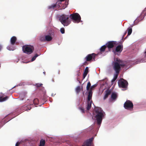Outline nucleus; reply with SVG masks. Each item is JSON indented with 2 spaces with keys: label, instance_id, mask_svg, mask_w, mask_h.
<instances>
[{
  "label": "nucleus",
  "instance_id": "nucleus-14",
  "mask_svg": "<svg viewBox=\"0 0 146 146\" xmlns=\"http://www.w3.org/2000/svg\"><path fill=\"white\" fill-rule=\"evenodd\" d=\"M117 98V94L115 92L112 93L111 96V99L112 101L115 100Z\"/></svg>",
  "mask_w": 146,
  "mask_h": 146
},
{
  "label": "nucleus",
  "instance_id": "nucleus-19",
  "mask_svg": "<svg viewBox=\"0 0 146 146\" xmlns=\"http://www.w3.org/2000/svg\"><path fill=\"white\" fill-rule=\"evenodd\" d=\"M92 101H88V104L87 107V109L88 110H89L91 107L92 103Z\"/></svg>",
  "mask_w": 146,
  "mask_h": 146
},
{
  "label": "nucleus",
  "instance_id": "nucleus-16",
  "mask_svg": "<svg viewBox=\"0 0 146 146\" xmlns=\"http://www.w3.org/2000/svg\"><path fill=\"white\" fill-rule=\"evenodd\" d=\"M17 40V38L15 36L12 37L11 38V44L14 45Z\"/></svg>",
  "mask_w": 146,
  "mask_h": 146
},
{
  "label": "nucleus",
  "instance_id": "nucleus-18",
  "mask_svg": "<svg viewBox=\"0 0 146 146\" xmlns=\"http://www.w3.org/2000/svg\"><path fill=\"white\" fill-rule=\"evenodd\" d=\"M52 39V37L50 35H47L45 36V41H50Z\"/></svg>",
  "mask_w": 146,
  "mask_h": 146
},
{
  "label": "nucleus",
  "instance_id": "nucleus-3",
  "mask_svg": "<svg viewBox=\"0 0 146 146\" xmlns=\"http://www.w3.org/2000/svg\"><path fill=\"white\" fill-rule=\"evenodd\" d=\"M70 16L64 14L61 15L59 18V21L64 26H67L71 22V20L69 19Z\"/></svg>",
  "mask_w": 146,
  "mask_h": 146
},
{
  "label": "nucleus",
  "instance_id": "nucleus-7",
  "mask_svg": "<svg viewBox=\"0 0 146 146\" xmlns=\"http://www.w3.org/2000/svg\"><path fill=\"white\" fill-rule=\"evenodd\" d=\"M118 43L116 41H109L107 42L106 45L109 50L110 49L113 48L115 46L117 45Z\"/></svg>",
  "mask_w": 146,
  "mask_h": 146
},
{
  "label": "nucleus",
  "instance_id": "nucleus-4",
  "mask_svg": "<svg viewBox=\"0 0 146 146\" xmlns=\"http://www.w3.org/2000/svg\"><path fill=\"white\" fill-rule=\"evenodd\" d=\"M22 49L24 52L30 54L33 52L34 47L31 45H24Z\"/></svg>",
  "mask_w": 146,
  "mask_h": 146
},
{
  "label": "nucleus",
  "instance_id": "nucleus-13",
  "mask_svg": "<svg viewBox=\"0 0 146 146\" xmlns=\"http://www.w3.org/2000/svg\"><path fill=\"white\" fill-rule=\"evenodd\" d=\"M92 95V91L91 90H90L88 93V101H91Z\"/></svg>",
  "mask_w": 146,
  "mask_h": 146
},
{
  "label": "nucleus",
  "instance_id": "nucleus-25",
  "mask_svg": "<svg viewBox=\"0 0 146 146\" xmlns=\"http://www.w3.org/2000/svg\"><path fill=\"white\" fill-rule=\"evenodd\" d=\"M33 102L35 105H38V104L39 101L38 99L35 98L33 100Z\"/></svg>",
  "mask_w": 146,
  "mask_h": 146
},
{
  "label": "nucleus",
  "instance_id": "nucleus-1",
  "mask_svg": "<svg viewBox=\"0 0 146 146\" xmlns=\"http://www.w3.org/2000/svg\"><path fill=\"white\" fill-rule=\"evenodd\" d=\"M93 113L96 114L95 117L96 118L97 123L100 125L102 123V118L104 117V112L101 108L99 107L96 108L94 111Z\"/></svg>",
  "mask_w": 146,
  "mask_h": 146
},
{
  "label": "nucleus",
  "instance_id": "nucleus-15",
  "mask_svg": "<svg viewBox=\"0 0 146 146\" xmlns=\"http://www.w3.org/2000/svg\"><path fill=\"white\" fill-rule=\"evenodd\" d=\"M88 72V68L87 67H86L84 72L83 74V78L84 79L87 76Z\"/></svg>",
  "mask_w": 146,
  "mask_h": 146
},
{
  "label": "nucleus",
  "instance_id": "nucleus-21",
  "mask_svg": "<svg viewBox=\"0 0 146 146\" xmlns=\"http://www.w3.org/2000/svg\"><path fill=\"white\" fill-rule=\"evenodd\" d=\"M128 33L126 37L125 38H126L127 36L130 35L132 32V29L131 27L128 28L127 29Z\"/></svg>",
  "mask_w": 146,
  "mask_h": 146
},
{
  "label": "nucleus",
  "instance_id": "nucleus-27",
  "mask_svg": "<svg viewBox=\"0 0 146 146\" xmlns=\"http://www.w3.org/2000/svg\"><path fill=\"white\" fill-rule=\"evenodd\" d=\"M38 56V54H36L34 56H33V58H32L31 61H34L35 60L36 58Z\"/></svg>",
  "mask_w": 146,
  "mask_h": 146
},
{
  "label": "nucleus",
  "instance_id": "nucleus-45",
  "mask_svg": "<svg viewBox=\"0 0 146 146\" xmlns=\"http://www.w3.org/2000/svg\"><path fill=\"white\" fill-rule=\"evenodd\" d=\"M31 108H30V109H29V110H30V109Z\"/></svg>",
  "mask_w": 146,
  "mask_h": 146
},
{
  "label": "nucleus",
  "instance_id": "nucleus-23",
  "mask_svg": "<svg viewBox=\"0 0 146 146\" xmlns=\"http://www.w3.org/2000/svg\"><path fill=\"white\" fill-rule=\"evenodd\" d=\"M106 47L107 46L106 45H103V46H102L100 48V51L101 52H103L104 51Z\"/></svg>",
  "mask_w": 146,
  "mask_h": 146
},
{
  "label": "nucleus",
  "instance_id": "nucleus-20",
  "mask_svg": "<svg viewBox=\"0 0 146 146\" xmlns=\"http://www.w3.org/2000/svg\"><path fill=\"white\" fill-rule=\"evenodd\" d=\"M58 2H57L55 4H53L48 7V8L49 9H52L56 7L57 4Z\"/></svg>",
  "mask_w": 146,
  "mask_h": 146
},
{
  "label": "nucleus",
  "instance_id": "nucleus-10",
  "mask_svg": "<svg viewBox=\"0 0 146 146\" xmlns=\"http://www.w3.org/2000/svg\"><path fill=\"white\" fill-rule=\"evenodd\" d=\"M123 49V45H118L116 46L115 50H113V52L115 54H117V53H121Z\"/></svg>",
  "mask_w": 146,
  "mask_h": 146
},
{
  "label": "nucleus",
  "instance_id": "nucleus-12",
  "mask_svg": "<svg viewBox=\"0 0 146 146\" xmlns=\"http://www.w3.org/2000/svg\"><path fill=\"white\" fill-rule=\"evenodd\" d=\"M111 91L109 90H107L106 91V94L104 97V100H105L108 97L109 95H110L111 94Z\"/></svg>",
  "mask_w": 146,
  "mask_h": 146
},
{
  "label": "nucleus",
  "instance_id": "nucleus-17",
  "mask_svg": "<svg viewBox=\"0 0 146 146\" xmlns=\"http://www.w3.org/2000/svg\"><path fill=\"white\" fill-rule=\"evenodd\" d=\"M3 95L2 94L1 95H0V102H4L7 100L8 98V96H6L5 97H3Z\"/></svg>",
  "mask_w": 146,
  "mask_h": 146
},
{
  "label": "nucleus",
  "instance_id": "nucleus-22",
  "mask_svg": "<svg viewBox=\"0 0 146 146\" xmlns=\"http://www.w3.org/2000/svg\"><path fill=\"white\" fill-rule=\"evenodd\" d=\"M45 142L44 140L41 139L40 142L39 146H44Z\"/></svg>",
  "mask_w": 146,
  "mask_h": 146
},
{
  "label": "nucleus",
  "instance_id": "nucleus-6",
  "mask_svg": "<svg viewBox=\"0 0 146 146\" xmlns=\"http://www.w3.org/2000/svg\"><path fill=\"white\" fill-rule=\"evenodd\" d=\"M118 83L120 87L123 88H127L128 85L127 81L123 78H121L118 81Z\"/></svg>",
  "mask_w": 146,
  "mask_h": 146
},
{
  "label": "nucleus",
  "instance_id": "nucleus-8",
  "mask_svg": "<svg viewBox=\"0 0 146 146\" xmlns=\"http://www.w3.org/2000/svg\"><path fill=\"white\" fill-rule=\"evenodd\" d=\"M96 55H97L94 53L88 54L84 58L86 61H95V58Z\"/></svg>",
  "mask_w": 146,
  "mask_h": 146
},
{
  "label": "nucleus",
  "instance_id": "nucleus-40",
  "mask_svg": "<svg viewBox=\"0 0 146 146\" xmlns=\"http://www.w3.org/2000/svg\"><path fill=\"white\" fill-rule=\"evenodd\" d=\"M60 4H61V3H58V6H60Z\"/></svg>",
  "mask_w": 146,
  "mask_h": 146
},
{
  "label": "nucleus",
  "instance_id": "nucleus-32",
  "mask_svg": "<svg viewBox=\"0 0 146 146\" xmlns=\"http://www.w3.org/2000/svg\"><path fill=\"white\" fill-rule=\"evenodd\" d=\"M42 85V84L41 83H37L36 84V86L37 87H41Z\"/></svg>",
  "mask_w": 146,
  "mask_h": 146
},
{
  "label": "nucleus",
  "instance_id": "nucleus-44",
  "mask_svg": "<svg viewBox=\"0 0 146 146\" xmlns=\"http://www.w3.org/2000/svg\"><path fill=\"white\" fill-rule=\"evenodd\" d=\"M43 73H44V74H45V72H43Z\"/></svg>",
  "mask_w": 146,
  "mask_h": 146
},
{
  "label": "nucleus",
  "instance_id": "nucleus-38",
  "mask_svg": "<svg viewBox=\"0 0 146 146\" xmlns=\"http://www.w3.org/2000/svg\"><path fill=\"white\" fill-rule=\"evenodd\" d=\"M126 33H127V32H125V33H124V35H123V37L124 36H125V35L126 34Z\"/></svg>",
  "mask_w": 146,
  "mask_h": 146
},
{
  "label": "nucleus",
  "instance_id": "nucleus-24",
  "mask_svg": "<svg viewBox=\"0 0 146 146\" xmlns=\"http://www.w3.org/2000/svg\"><path fill=\"white\" fill-rule=\"evenodd\" d=\"M45 36H40L39 39L41 41L44 42H45Z\"/></svg>",
  "mask_w": 146,
  "mask_h": 146
},
{
  "label": "nucleus",
  "instance_id": "nucleus-5",
  "mask_svg": "<svg viewBox=\"0 0 146 146\" xmlns=\"http://www.w3.org/2000/svg\"><path fill=\"white\" fill-rule=\"evenodd\" d=\"M70 17L75 23H79L81 21V17L79 14L77 13L71 14Z\"/></svg>",
  "mask_w": 146,
  "mask_h": 146
},
{
  "label": "nucleus",
  "instance_id": "nucleus-11",
  "mask_svg": "<svg viewBox=\"0 0 146 146\" xmlns=\"http://www.w3.org/2000/svg\"><path fill=\"white\" fill-rule=\"evenodd\" d=\"M94 139V137H92L87 140L84 142L82 146H91L92 145V142Z\"/></svg>",
  "mask_w": 146,
  "mask_h": 146
},
{
  "label": "nucleus",
  "instance_id": "nucleus-9",
  "mask_svg": "<svg viewBox=\"0 0 146 146\" xmlns=\"http://www.w3.org/2000/svg\"><path fill=\"white\" fill-rule=\"evenodd\" d=\"M133 103L129 100H127L124 104V107L127 109H128L129 108H133Z\"/></svg>",
  "mask_w": 146,
  "mask_h": 146
},
{
  "label": "nucleus",
  "instance_id": "nucleus-31",
  "mask_svg": "<svg viewBox=\"0 0 146 146\" xmlns=\"http://www.w3.org/2000/svg\"><path fill=\"white\" fill-rule=\"evenodd\" d=\"M97 86V84H95L92 86H91L90 88V90H92L94 88L96 87Z\"/></svg>",
  "mask_w": 146,
  "mask_h": 146
},
{
  "label": "nucleus",
  "instance_id": "nucleus-26",
  "mask_svg": "<svg viewBox=\"0 0 146 146\" xmlns=\"http://www.w3.org/2000/svg\"><path fill=\"white\" fill-rule=\"evenodd\" d=\"M81 90L80 87L79 86H78L76 88V91L77 93L80 92Z\"/></svg>",
  "mask_w": 146,
  "mask_h": 146
},
{
  "label": "nucleus",
  "instance_id": "nucleus-29",
  "mask_svg": "<svg viewBox=\"0 0 146 146\" xmlns=\"http://www.w3.org/2000/svg\"><path fill=\"white\" fill-rule=\"evenodd\" d=\"M79 110H81L82 113H84L85 111L84 108L82 107H80L79 108Z\"/></svg>",
  "mask_w": 146,
  "mask_h": 146
},
{
  "label": "nucleus",
  "instance_id": "nucleus-35",
  "mask_svg": "<svg viewBox=\"0 0 146 146\" xmlns=\"http://www.w3.org/2000/svg\"><path fill=\"white\" fill-rule=\"evenodd\" d=\"M19 143L18 142H17L15 144V146H19Z\"/></svg>",
  "mask_w": 146,
  "mask_h": 146
},
{
  "label": "nucleus",
  "instance_id": "nucleus-30",
  "mask_svg": "<svg viewBox=\"0 0 146 146\" xmlns=\"http://www.w3.org/2000/svg\"><path fill=\"white\" fill-rule=\"evenodd\" d=\"M60 31L62 34H64L65 32L64 29L63 28H62L60 29Z\"/></svg>",
  "mask_w": 146,
  "mask_h": 146
},
{
  "label": "nucleus",
  "instance_id": "nucleus-28",
  "mask_svg": "<svg viewBox=\"0 0 146 146\" xmlns=\"http://www.w3.org/2000/svg\"><path fill=\"white\" fill-rule=\"evenodd\" d=\"M91 86V83L90 82H89L87 84L86 86V89L87 90H88Z\"/></svg>",
  "mask_w": 146,
  "mask_h": 146
},
{
  "label": "nucleus",
  "instance_id": "nucleus-33",
  "mask_svg": "<svg viewBox=\"0 0 146 146\" xmlns=\"http://www.w3.org/2000/svg\"><path fill=\"white\" fill-rule=\"evenodd\" d=\"M119 73H116V74H115V75H114V78H115V79H116L117 78V77H118V75Z\"/></svg>",
  "mask_w": 146,
  "mask_h": 146
},
{
  "label": "nucleus",
  "instance_id": "nucleus-34",
  "mask_svg": "<svg viewBox=\"0 0 146 146\" xmlns=\"http://www.w3.org/2000/svg\"><path fill=\"white\" fill-rule=\"evenodd\" d=\"M116 80V79L114 78H113V79L111 80V82L112 83V84H113V82H114Z\"/></svg>",
  "mask_w": 146,
  "mask_h": 146
},
{
  "label": "nucleus",
  "instance_id": "nucleus-43",
  "mask_svg": "<svg viewBox=\"0 0 146 146\" xmlns=\"http://www.w3.org/2000/svg\"><path fill=\"white\" fill-rule=\"evenodd\" d=\"M87 61H85L84 62V64H85L86 63H87Z\"/></svg>",
  "mask_w": 146,
  "mask_h": 146
},
{
  "label": "nucleus",
  "instance_id": "nucleus-36",
  "mask_svg": "<svg viewBox=\"0 0 146 146\" xmlns=\"http://www.w3.org/2000/svg\"><path fill=\"white\" fill-rule=\"evenodd\" d=\"M65 1V0H58V1L57 2H58L59 1H60V2H62V1Z\"/></svg>",
  "mask_w": 146,
  "mask_h": 146
},
{
  "label": "nucleus",
  "instance_id": "nucleus-39",
  "mask_svg": "<svg viewBox=\"0 0 146 146\" xmlns=\"http://www.w3.org/2000/svg\"><path fill=\"white\" fill-rule=\"evenodd\" d=\"M51 81L52 82H54V78H52V79H51Z\"/></svg>",
  "mask_w": 146,
  "mask_h": 146
},
{
  "label": "nucleus",
  "instance_id": "nucleus-42",
  "mask_svg": "<svg viewBox=\"0 0 146 146\" xmlns=\"http://www.w3.org/2000/svg\"><path fill=\"white\" fill-rule=\"evenodd\" d=\"M7 48L8 49H9V50H11V49H10L9 48V47H7Z\"/></svg>",
  "mask_w": 146,
  "mask_h": 146
},
{
  "label": "nucleus",
  "instance_id": "nucleus-37",
  "mask_svg": "<svg viewBox=\"0 0 146 146\" xmlns=\"http://www.w3.org/2000/svg\"><path fill=\"white\" fill-rule=\"evenodd\" d=\"M2 46L0 44V51L1 50L2 48Z\"/></svg>",
  "mask_w": 146,
  "mask_h": 146
},
{
  "label": "nucleus",
  "instance_id": "nucleus-41",
  "mask_svg": "<svg viewBox=\"0 0 146 146\" xmlns=\"http://www.w3.org/2000/svg\"><path fill=\"white\" fill-rule=\"evenodd\" d=\"M68 2H65V3H65V5H68Z\"/></svg>",
  "mask_w": 146,
  "mask_h": 146
},
{
  "label": "nucleus",
  "instance_id": "nucleus-2",
  "mask_svg": "<svg viewBox=\"0 0 146 146\" xmlns=\"http://www.w3.org/2000/svg\"><path fill=\"white\" fill-rule=\"evenodd\" d=\"M125 66V64L122 63L121 60L117 58L116 59L115 62L112 63L113 68L115 73H119L121 67H124Z\"/></svg>",
  "mask_w": 146,
  "mask_h": 146
}]
</instances>
